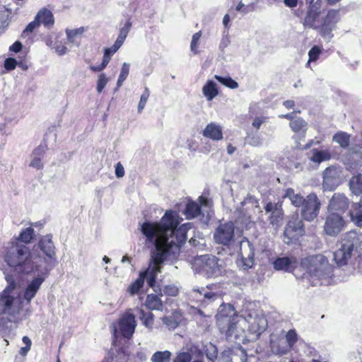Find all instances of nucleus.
I'll use <instances>...</instances> for the list:
<instances>
[{"label":"nucleus","mask_w":362,"mask_h":362,"mask_svg":"<svg viewBox=\"0 0 362 362\" xmlns=\"http://www.w3.org/2000/svg\"><path fill=\"white\" fill-rule=\"evenodd\" d=\"M136 327V322L134 314L127 312L122 315L118 321L117 327L113 325L114 334H121L125 338L130 339Z\"/></svg>","instance_id":"obj_10"},{"label":"nucleus","mask_w":362,"mask_h":362,"mask_svg":"<svg viewBox=\"0 0 362 362\" xmlns=\"http://www.w3.org/2000/svg\"><path fill=\"white\" fill-rule=\"evenodd\" d=\"M320 52L321 49L317 46H314L313 48H311V49L308 52L309 60L307 63L308 66L310 65L311 62H315L318 59Z\"/></svg>","instance_id":"obj_43"},{"label":"nucleus","mask_w":362,"mask_h":362,"mask_svg":"<svg viewBox=\"0 0 362 362\" xmlns=\"http://www.w3.org/2000/svg\"><path fill=\"white\" fill-rule=\"evenodd\" d=\"M305 271L303 279L313 286L327 285L332 276V267L327 259L322 255L308 257L301 261Z\"/></svg>","instance_id":"obj_4"},{"label":"nucleus","mask_w":362,"mask_h":362,"mask_svg":"<svg viewBox=\"0 0 362 362\" xmlns=\"http://www.w3.org/2000/svg\"><path fill=\"white\" fill-rule=\"evenodd\" d=\"M248 144L252 146H260L263 144V139L259 135H253L248 137Z\"/></svg>","instance_id":"obj_49"},{"label":"nucleus","mask_w":362,"mask_h":362,"mask_svg":"<svg viewBox=\"0 0 362 362\" xmlns=\"http://www.w3.org/2000/svg\"><path fill=\"white\" fill-rule=\"evenodd\" d=\"M163 291L169 296H175L177 294V288L173 286H166L164 287Z\"/></svg>","instance_id":"obj_54"},{"label":"nucleus","mask_w":362,"mask_h":362,"mask_svg":"<svg viewBox=\"0 0 362 362\" xmlns=\"http://www.w3.org/2000/svg\"><path fill=\"white\" fill-rule=\"evenodd\" d=\"M268 117L265 116L256 117L254 118L253 122H252V127L256 130H259L261 126L265 123Z\"/></svg>","instance_id":"obj_48"},{"label":"nucleus","mask_w":362,"mask_h":362,"mask_svg":"<svg viewBox=\"0 0 362 362\" xmlns=\"http://www.w3.org/2000/svg\"><path fill=\"white\" fill-rule=\"evenodd\" d=\"M284 106L287 109H292L295 106V102L291 100H286L283 103Z\"/></svg>","instance_id":"obj_61"},{"label":"nucleus","mask_w":362,"mask_h":362,"mask_svg":"<svg viewBox=\"0 0 362 362\" xmlns=\"http://www.w3.org/2000/svg\"><path fill=\"white\" fill-rule=\"evenodd\" d=\"M297 334L295 330H289L286 335V340L288 343V349H290L297 341Z\"/></svg>","instance_id":"obj_42"},{"label":"nucleus","mask_w":362,"mask_h":362,"mask_svg":"<svg viewBox=\"0 0 362 362\" xmlns=\"http://www.w3.org/2000/svg\"><path fill=\"white\" fill-rule=\"evenodd\" d=\"M289 126L291 130L296 134L305 136L307 129L308 123L301 117H297L294 120L290 122Z\"/></svg>","instance_id":"obj_27"},{"label":"nucleus","mask_w":362,"mask_h":362,"mask_svg":"<svg viewBox=\"0 0 362 362\" xmlns=\"http://www.w3.org/2000/svg\"><path fill=\"white\" fill-rule=\"evenodd\" d=\"M110 59H111V57L107 54L104 53L103 58V62L101 63L103 64V67H106L107 66V65L108 64V63L110 61Z\"/></svg>","instance_id":"obj_62"},{"label":"nucleus","mask_w":362,"mask_h":362,"mask_svg":"<svg viewBox=\"0 0 362 362\" xmlns=\"http://www.w3.org/2000/svg\"><path fill=\"white\" fill-rule=\"evenodd\" d=\"M221 261L212 255H204L194 258L192 269L195 273L206 278L218 276L221 273Z\"/></svg>","instance_id":"obj_6"},{"label":"nucleus","mask_w":362,"mask_h":362,"mask_svg":"<svg viewBox=\"0 0 362 362\" xmlns=\"http://www.w3.org/2000/svg\"><path fill=\"white\" fill-rule=\"evenodd\" d=\"M129 74V64L124 62L122 64L120 74L119 75L117 81V87L115 89V92L117 91V90L122 86L123 82L126 80L128 75Z\"/></svg>","instance_id":"obj_36"},{"label":"nucleus","mask_w":362,"mask_h":362,"mask_svg":"<svg viewBox=\"0 0 362 362\" xmlns=\"http://www.w3.org/2000/svg\"><path fill=\"white\" fill-rule=\"evenodd\" d=\"M189 296L196 302L206 306L221 298V294L216 289L214 284L207 285L206 287H194L189 292Z\"/></svg>","instance_id":"obj_8"},{"label":"nucleus","mask_w":362,"mask_h":362,"mask_svg":"<svg viewBox=\"0 0 362 362\" xmlns=\"http://www.w3.org/2000/svg\"><path fill=\"white\" fill-rule=\"evenodd\" d=\"M46 148L45 145L40 144L33 150L30 163V167L38 170L42 168V159L44 158Z\"/></svg>","instance_id":"obj_23"},{"label":"nucleus","mask_w":362,"mask_h":362,"mask_svg":"<svg viewBox=\"0 0 362 362\" xmlns=\"http://www.w3.org/2000/svg\"><path fill=\"white\" fill-rule=\"evenodd\" d=\"M115 175L117 178H122L124 175V168L120 162L115 165Z\"/></svg>","instance_id":"obj_53"},{"label":"nucleus","mask_w":362,"mask_h":362,"mask_svg":"<svg viewBox=\"0 0 362 362\" xmlns=\"http://www.w3.org/2000/svg\"><path fill=\"white\" fill-rule=\"evenodd\" d=\"M109 80L110 78L106 76L105 74H101L99 75L96 87V90L98 93H100L103 90Z\"/></svg>","instance_id":"obj_41"},{"label":"nucleus","mask_w":362,"mask_h":362,"mask_svg":"<svg viewBox=\"0 0 362 362\" xmlns=\"http://www.w3.org/2000/svg\"><path fill=\"white\" fill-rule=\"evenodd\" d=\"M214 78L221 84L231 89H235L238 87V83L229 76L224 77L215 75Z\"/></svg>","instance_id":"obj_38"},{"label":"nucleus","mask_w":362,"mask_h":362,"mask_svg":"<svg viewBox=\"0 0 362 362\" xmlns=\"http://www.w3.org/2000/svg\"><path fill=\"white\" fill-rule=\"evenodd\" d=\"M149 95H150V93H149L148 89L147 88H145V90H144V93L141 95L139 105H138V112L139 113H141L143 111V110L147 103V100L148 99Z\"/></svg>","instance_id":"obj_44"},{"label":"nucleus","mask_w":362,"mask_h":362,"mask_svg":"<svg viewBox=\"0 0 362 362\" xmlns=\"http://www.w3.org/2000/svg\"><path fill=\"white\" fill-rule=\"evenodd\" d=\"M163 322L165 325H166L170 329H175L177 327L178 324L175 322L173 317H164L163 318Z\"/></svg>","instance_id":"obj_51"},{"label":"nucleus","mask_w":362,"mask_h":362,"mask_svg":"<svg viewBox=\"0 0 362 362\" xmlns=\"http://www.w3.org/2000/svg\"><path fill=\"white\" fill-rule=\"evenodd\" d=\"M146 307L151 310H162L163 303L158 296L156 294H148L145 301Z\"/></svg>","instance_id":"obj_30"},{"label":"nucleus","mask_w":362,"mask_h":362,"mask_svg":"<svg viewBox=\"0 0 362 362\" xmlns=\"http://www.w3.org/2000/svg\"><path fill=\"white\" fill-rule=\"evenodd\" d=\"M362 243V236L355 231L346 233L340 247L334 253V259L339 267L348 264L351 257L358 252Z\"/></svg>","instance_id":"obj_5"},{"label":"nucleus","mask_w":362,"mask_h":362,"mask_svg":"<svg viewBox=\"0 0 362 362\" xmlns=\"http://www.w3.org/2000/svg\"><path fill=\"white\" fill-rule=\"evenodd\" d=\"M345 221L337 212H329L324 224L325 233L332 237L337 236L345 226Z\"/></svg>","instance_id":"obj_12"},{"label":"nucleus","mask_w":362,"mask_h":362,"mask_svg":"<svg viewBox=\"0 0 362 362\" xmlns=\"http://www.w3.org/2000/svg\"><path fill=\"white\" fill-rule=\"evenodd\" d=\"M4 259L14 275L4 272L7 286L0 293V315H6L9 321L15 320L22 310V302L15 290L18 286L21 274H30L36 269L45 265L39 251L22 244L13 245L6 252Z\"/></svg>","instance_id":"obj_2"},{"label":"nucleus","mask_w":362,"mask_h":362,"mask_svg":"<svg viewBox=\"0 0 362 362\" xmlns=\"http://www.w3.org/2000/svg\"><path fill=\"white\" fill-rule=\"evenodd\" d=\"M341 170L334 166H330L325 169L323 173L324 181H330L340 178Z\"/></svg>","instance_id":"obj_34"},{"label":"nucleus","mask_w":362,"mask_h":362,"mask_svg":"<svg viewBox=\"0 0 362 362\" xmlns=\"http://www.w3.org/2000/svg\"><path fill=\"white\" fill-rule=\"evenodd\" d=\"M194 352H197V356L198 357V358L194 359L192 362H204L202 359V356H203V352L200 350H198L197 348L194 346L192 349H191V352L192 354H194Z\"/></svg>","instance_id":"obj_57"},{"label":"nucleus","mask_w":362,"mask_h":362,"mask_svg":"<svg viewBox=\"0 0 362 362\" xmlns=\"http://www.w3.org/2000/svg\"><path fill=\"white\" fill-rule=\"evenodd\" d=\"M131 28H132V22H131L130 19H129L125 23L124 26L120 28L119 33L117 37H122V39L125 40V39H126V37H127V35H128Z\"/></svg>","instance_id":"obj_47"},{"label":"nucleus","mask_w":362,"mask_h":362,"mask_svg":"<svg viewBox=\"0 0 362 362\" xmlns=\"http://www.w3.org/2000/svg\"><path fill=\"white\" fill-rule=\"evenodd\" d=\"M349 189L356 196H362V182H349Z\"/></svg>","instance_id":"obj_46"},{"label":"nucleus","mask_w":362,"mask_h":362,"mask_svg":"<svg viewBox=\"0 0 362 362\" xmlns=\"http://www.w3.org/2000/svg\"><path fill=\"white\" fill-rule=\"evenodd\" d=\"M180 220L177 212L167 211L160 221H145L141 224L145 245L151 248V259L147 269L129 286L128 292L131 295L139 291L145 279L150 287H153L156 275L161 272L162 264L177 257L180 247L186 241L187 233L192 228L191 223L178 227Z\"/></svg>","instance_id":"obj_1"},{"label":"nucleus","mask_w":362,"mask_h":362,"mask_svg":"<svg viewBox=\"0 0 362 362\" xmlns=\"http://www.w3.org/2000/svg\"><path fill=\"white\" fill-rule=\"evenodd\" d=\"M201 36H202V32L199 31V32L194 33L192 37L190 49H191V51L192 52H194V54H195L198 53L197 45H198L199 40H200Z\"/></svg>","instance_id":"obj_45"},{"label":"nucleus","mask_w":362,"mask_h":362,"mask_svg":"<svg viewBox=\"0 0 362 362\" xmlns=\"http://www.w3.org/2000/svg\"><path fill=\"white\" fill-rule=\"evenodd\" d=\"M21 48L22 44L20 42L17 41L10 47V50L15 52H18L21 51Z\"/></svg>","instance_id":"obj_58"},{"label":"nucleus","mask_w":362,"mask_h":362,"mask_svg":"<svg viewBox=\"0 0 362 362\" xmlns=\"http://www.w3.org/2000/svg\"><path fill=\"white\" fill-rule=\"evenodd\" d=\"M254 247L252 243L247 239L240 242L239 256L240 257L238 263L240 268L247 270L252 268L254 264Z\"/></svg>","instance_id":"obj_14"},{"label":"nucleus","mask_w":362,"mask_h":362,"mask_svg":"<svg viewBox=\"0 0 362 362\" xmlns=\"http://www.w3.org/2000/svg\"><path fill=\"white\" fill-rule=\"evenodd\" d=\"M192 355L188 351L178 353L173 360V362H192Z\"/></svg>","instance_id":"obj_40"},{"label":"nucleus","mask_w":362,"mask_h":362,"mask_svg":"<svg viewBox=\"0 0 362 362\" xmlns=\"http://www.w3.org/2000/svg\"><path fill=\"white\" fill-rule=\"evenodd\" d=\"M298 0H284V4L291 8H295L298 5Z\"/></svg>","instance_id":"obj_59"},{"label":"nucleus","mask_w":362,"mask_h":362,"mask_svg":"<svg viewBox=\"0 0 362 362\" xmlns=\"http://www.w3.org/2000/svg\"><path fill=\"white\" fill-rule=\"evenodd\" d=\"M351 221L357 226L362 227V202L354 203L349 211Z\"/></svg>","instance_id":"obj_24"},{"label":"nucleus","mask_w":362,"mask_h":362,"mask_svg":"<svg viewBox=\"0 0 362 362\" xmlns=\"http://www.w3.org/2000/svg\"><path fill=\"white\" fill-rule=\"evenodd\" d=\"M234 237V225L232 222L221 224L216 230L214 238L218 244L228 245Z\"/></svg>","instance_id":"obj_16"},{"label":"nucleus","mask_w":362,"mask_h":362,"mask_svg":"<svg viewBox=\"0 0 362 362\" xmlns=\"http://www.w3.org/2000/svg\"><path fill=\"white\" fill-rule=\"evenodd\" d=\"M351 151L354 153H358L361 155L362 158V144L361 145H356L351 148Z\"/></svg>","instance_id":"obj_60"},{"label":"nucleus","mask_w":362,"mask_h":362,"mask_svg":"<svg viewBox=\"0 0 362 362\" xmlns=\"http://www.w3.org/2000/svg\"><path fill=\"white\" fill-rule=\"evenodd\" d=\"M216 324L228 339H238L245 332V325L252 339H257L268 326L267 320L262 311L252 310L244 316L238 315L233 305L222 304L216 315Z\"/></svg>","instance_id":"obj_3"},{"label":"nucleus","mask_w":362,"mask_h":362,"mask_svg":"<svg viewBox=\"0 0 362 362\" xmlns=\"http://www.w3.org/2000/svg\"><path fill=\"white\" fill-rule=\"evenodd\" d=\"M296 112L299 113L300 110L294 111L293 112H290V113L285 114V115H279V117L288 119H290L291 122V121L294 120L296 118H297V117H296Z\"/></svg>","instance_id":"obj_55"},{"label":"nucleus","mask_w":362,"mask_h":362,"mask_svg":"<svg viewBox=\"0 0 362 362\" xmlns=\"http://www.w3.org/2000/svg\"><path fill=\"white\" fill-rule=\"evenodd\" d=\"M330 157V153L328 151H318L317 149H313V156L310 157V160L314 163H320L322 161L329 160Z\"/></svg>","instance_id":"obj_35"},{"label":"nucleus","mask_w":362,"mask_h":362,"mask_svg":"<svg viewBox=\"0 0 362 362\" xmlns=\"http://www.w3.org/2000/svg\"><path fill=\"white\" fill-rule=\"evenodd\" d=\"M40 25L39 22L36 20V17L35 18V20L32 22H30L25 28L23 30V33H32L36 28H37Z\"/></svg>","instance_id":"obj_52"},{"label":"nucleus","mask_w":362,"mask_h":362,"mask_svg":"<svg viewBox=\"0 0 362 362\" xmlns=\"http://www.w3.org/2000/svg\"><path fill=\"white\" fill-rule=\"evenodd\" d=\"M264 210L267 214H269V223L272 225L275 229H278L281 225L284 219V211L281 203L268 202Z\"/></svg>","instance_id":"obj_15"},{"label":"nucleus","mask_w":362,"mask_h":362,"mask_svg":"<svg viewBox=\"0 0 362 362\" xmlns=\"http://www.w3.org/2000/svg\"><path fill=\"white\" fill-rule=\"evenodd\" d=\"M30 347H28V346H23V347H21L20 351H19V354L21 355V356H26L27 354L28 353V351H30Z\"/></svg>","instance_id":"obj_64"},{"label":"nucleus","mask_w":362,"mask_h":362,"mask_svg":"<svg viewBox=\"0 0 362 362\" xmlns=\"http://www.w3.org/2000/svg\"><path fill=\"white\" fill-rule=\"evenodd\" d=\"M339 20V11L336 10H329L325 18L320 22V30L324 34L329 33Z\"/></svg>","instance_id":"obj_20"},{"label":"nucleus","mask_w":362,"mask_h":362,"mask_svg":"<svg viewBox=\"0 0 362 362\" xmlns=\"http://www.w3.org/2000/svg\"><path fill=\"white\" fill-rule=\"evenodd\" d=\"M201 206L203 208V211H202L200 206L194 202H189L186 206L185 214L187 218H192L194 217L199 216L202 213H204V209L210 208V202L206 197L203 196L199 197V198ZM208 212V209L206 210Z\"/></svg>","instance_id":"obj_17"},{"label":"nucleus","mask_w":362,"mask_h":362,"mask_svg":"<svg viewBox=\"0 0 362 362\" xmlns=\"http://www.w3.org/2000/svg\"><path fill=\"white\" fill-rule=\"evenodd\" d=\"M36 20L39 22V24H43L45 26H52L54 23V18L52 13L43 8L40 9L36 15Z\"/></svg>","instance_id":"obj_25"},{"label":"nucleus","mask_w":362,"mask_h":362,"mask_svg":"<svg viewBox=\"0 0 362 362\" xmlns=\"http://www.w3.org/2000/svg\"><path fill=\"white\" fill-rule=\"evenodd\" d=\"M38 247L45 254V257L41 255L45 260V266L51 271L57 264L55 246L52 241L51 235H46L41 238L38 243Z\"/></svg>","instance_id":"obj_9"},{"label":"nucleus","mask_w":362,"mask_h":362,"mask_svg":"<svg viewBox=\"0 0 362 362\" xmlns=\"http://www.w3.org/2000/svg\"><path fill=\"white\" fill-rule=\"evenodd\" d=\"M321 203L315 194H310L305 198V202L302 206L300 215L307 221H312L319 214Z\"/></svg>","instance_id":"obj_11"},{"label":"nucleus","mask_w":362,"mask_h":362,"mask_svg":"<svg viewBox=\"0 0 362 362\" xmlns=\"http://www.w3.org/2000/svg\"><path fill=\"white\" fill-rule=\"evenodd\" d=\"M85 29L83 27H80L75 29H66V33L67 36V40L69 43L74 44L78 46L81 35L84 33Z\"/></svg>","instance_id":"obj_28"},{"label":"nucleus","mask_w":362,"mask_h":362,"mask_svg":"<svg viewBox=\"0 0 362 362\" xmlns=\"http://www.w3.org/2000/svg\"><path fill=\"white\" fill-rule=\"evenodd\" d=\"M49 272V268L44 265L30 273L35 274V276L30 281H28L27 286L24 290L23 299L25 300L28 303H30L32 299L35 296L41 285L48 276Z\"/></svg>","instance_id":"obj_7"},{"label":"nucleus","mask_w":362,"mask_h":362,"mask_svg":"<svg viewBox=\"0 0 362 362\" xmlns=\"http://www.w3.org/2000/svg\"><path fill=\"white\" fill-rule=\"evenodd\" d=\"M320 13V6L317 4V1H316L314 4H311L309 6L303 21L304 26L316 30L320 29V23L317 21Z\"/></svg>","instance_id":"obj_18"},{"label":"nucleus","mask_w":362,"mask_h":362,"mask_svg":"<svg viewBox=\"0 0 362 362\" xmlns=\"http://www.w3.org/2000/svg\"><path fill=\"white\" fill-rule=\"evenodd\" d=\"M273 264L276 270L291 272L297 266V259L294 257H279L274 262Z\"/></svg>","instance_id":"obj_22"},{"label":"nucleus","mask_w":362,"mask_h":362,"mask_svg":"<svg viewBox=\"0 0 362 362\" xmlns=\"http://www.w3.org/2000/svg\"><path fill=\"white\" fill-rule=\"evenodd\" d=\"M204 351L207 357V358L211 361V362H214L218 354L217 348L215 345H214L211 343H209L206 344L204 346Z\"/></svg>","instance_id":"obj_39"},{"label":"nucleus","mask_w":362,"mask_h":362,"mask_svg":"<svg viewBox=\"0 0 362 362\" xmlns=\"http://www.w3.org/2000/svg\"><path fill=\"white\" fill-rule=\"evenodd\" d=\"M124 42V40L122 39V37H117L116 41L114 43V45H115V47H117L118 49L122 47Z\"/></svg>","instance_id":"obj_63"},{"label":"nucleus","mask_w":362,"mask_h":362,"mask_svg":"<svg viewBox=\"0 0 362 362\" xmlns=\"http://www.w3.org/2000/svg\"><path fill=\"white\" fill-rule=\"evenodd\" d=\"M17 65V61L13 58H8L4 62V68L8 71L13 70Z\"/></svg>","instance_id":"obj_50"},{"label":"nucleus","mask_w":362,"mask_h":362,"mask_svg":"<svg viewBox=\"0 0 362 362\" xmlns=\"http://www.w3.org/2000/svg\"><path fill=\"white\" fill-rule=\"evenodd\" d=\"M202 93L208 101L212 100L218 94L216 83L212 80H208L202 88Z\"/></svg>","instance_id":"obj_26"},{"label":"nucleus","mask_w":362,"mask_h":362,"mask_svg":"<svg viewBox=\"0 0 362 362\" xmlns=\"http://www.w3.org/2000/svg\"><path fill=\"white\" fill-rule=\"evenodd\" d=\"M333 141L338 144L340 147L346 148L349 146L350 135L344 132H339L334 135Z\"/></svg>","instance_id":"obj_32"},{"label":"nucleus","mask_w":362,"mask_h":362,"mask_svg":"<svg viewBox=\"0 0 362 362\" xmlns=\"http://www.w3.org/2000/svg\"><path fill=\"white\" fill-rule=\"evenodd\" d=\"M204 137L210 139L214 141L223 139V131L221 127L214 122L208 124L202 132Z\"/></svg>","instance_id":"obj_21"},{"label":"nucleus","mask_w":362,"mask_h":362,"mask_svg":"<svg viewBox=\"0 0 362 362\" xmlns=\"http://www.w3.org/2000/svg\"><path fill=\"white\" fill-rule=\"evenodd\" d=\"M55 51L56 52L59 54V55H63L64 54L66 53L67 52V48L65 45H57L56 47H55Z\"/></svg>","instance_id":"obj_56"},{"label":"nucleus","mask_w":362,"mask_h":362,"mask_svg":"<svg viewBox=\"0 0 362 362\" xmlns=\"http://www.w3.org/2000/svg\"><path fill=\"white\" fill-rule=\"evenodd\" d=\"M172 353L168 350L156 351L151 358V362H170Z\"/></svg>","instance_id":"obj_33"},{"label":"nucleus","mask_w":362,"mask_h":362,"mask_svg":"<svg viewBox=\"0 0 362 362\" xmlns=\"http://www.w3.org/2000/svg\"><path fill=\"white\" fill-rule=\"evenodd\" d=\"M137 315L143 325L148 329H151L153 326L154 315L152 313L144 311L142 308H136Z\"/></svg>","instance_id":"obj_29"},{"label":"nucleus","mask_w":362,"mask_h":362,"mask_svg":"<svg viewBox=\"0 0 362 362\" xmlns=\"http://www.w3.org/2000/svg\"><path fill=\"white\" fill-rule=\"evenodd\" d=\"M349 206L348 198L342 194L335 193L329 201L328 205V212L344 213Z\"/></svg>","instance_id":"obj_19"},{"label":"nucleus","mask_w":362,"mask_h":362,"mask_svg":"<svg viewBox=\"0 0 362 362\" xmlns=\"http://www.w3.org/2000/svg\"><path fill=\"white\" fill-rule=\"evenodd\" d=\"M34 236L35 234L33 228L28 227L21 232L18 240L24 243L28 244L34 238Z\"/></svg>","instance_id":"obj_37"},{"label":"nucleus","mask_w":362,"mask_h":362,"mask_svg":"<svg viewBox=\"0 0 362 362\" xmlns=\"http://www.w3.org/2000/svg\"><path fill=\"white\" fill-rule=\"evenodd\" d=\"M283 197L288 198L292 204L296 207L303 206L304 202H305V198L298 194H295L292 189H288Z\"/></svg>","instance_id":"obj_31"},{"label":"nucleus","mask_w":362,"mask_h":362,"mask_svg":"<svg viewBox=\"0 0 362 362\" xmlns=\"http://www.w3.org/2000/svg\"><path fill=\"white\" fill-rule=\"evenodd\" d=\"M304 233L303 224L298 217L293 216L288 222L284 232V242L286 244L291 243Z\"/></svg>","instance_id":"obj_13"}]
</instances>
